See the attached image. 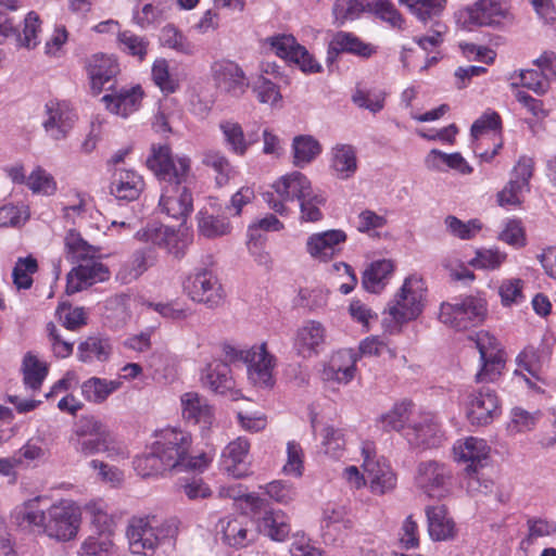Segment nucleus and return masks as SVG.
<instances>
[{
    "label": "nucleus",
    "mask_w": 556,
    "mask_h": 556,
    "mask_svg": "<svg viewBox=\"0 0 556 556\" xmlns=\"http://www.w3.org/2000/svg\"><path fill=\"white\" fill-rule=\"evenodd\" d=\"M250 442L247 438L239 437L230 442L223 451L222 466L233 478L240 479L249 476L250 463L248 462Z\"/></svg>",
    "instance_id": "393cba45"
},
{
    "label": "nucleus",
    "mask_w": 556,
    "mask_h": 556,
    "mask_svg": "<svg viewBox=\"0 0 556 556\" xmlns=\"http://www.w3.org/2000/svg\"><path fill=\"white\" fill-rule=\"evenodd\" d=\"M23 374L24 383L30 389L37 390L41 387L48 368L35 355L27 353L23 359Z\"/></svg>",
    "instance_id": "603ef678"
},
{
    "label": "nucleus",
    "mask_w": 556,
    "mask_h": 556,
    "mask_svg": "<svg viewBox=\"0 0 556 556\" xmlns=\"http://www.w3.org/2000/svg\"><path fill=\"white\" fill-rule=\"evenodd\" d=\"M369 0H336L332 13L336 21L342 25L348 20L356 18L362 12L369 11Z\"/></svg>",
    "instance_id": "5fc2aeb1"
},
{
    "label": "nucleus",
    "mask_w": 556,
    "mask_h": 556,
    "mask_svg": "<svg viewBox=\"0 0 556 556\" xmlns=\"http://www.w3.org/2000/svg\"><path fill=\"white\" fill-rule=\"evenodd\" d=\"M326 204V198L315 190L306 193V197L299 201L300 219L302 222L315 223L323 219L321 206Z\"/></svg>",
    "instance_id": "8fccbe9b"
},
{
    "label": "nucleus",
    "mask_w": 556,
    "mask_h": 556,
    "mask_svg": "<svg viewBox=\"0 0 556 556\" xmlns=\"http://www.w3.org/2000/svg\"><path fill=\"white\" fill-rule=\"evenodd\" d=\"M42 126L53 140L65 139L76 122V114L65 101L50 100L45 105Z\"/></svg>",
    "instance_id": "a211bd4d"
},
{
    "label": "nucleus",
    "mask_w": 556,
    "mask_h": 556,
    "mask_svg": "<svg viewBox=\"0 0 556 556\" xmlns=\"http://www.w3.org/2000/svg\"><path fill=\"white\" fill-rule=\"evenodd\" d=\"M144 188L142 177L131 169L116 168L112 175L110 193L119 201H135Z\"/></svg>",
    "instance_id": "bb28decb"
},
{
    "label": "nucleus",
    "mask_w": 556,
    "mask_h": 556,
    "mask_svg": "<svg viewBox=\"0 0 556 556\" xmlns=\"http://www.w3.org/2000/svg\"><path fill=\"white\" fill-rule=\"evenodd\" d=\"M426 166L429 169H440L445 164L452 169H456L462 174H470L472 167L465 161L460 153L446 154L440 150L432 149L425 159Z\"/></svg>",
    "instance_id": "49530a36"
},
{
    "label": "nucleus",
    "mask_w": 556,
    "mask_h": 556,
    "mask_svg": "<svg viewBox=\"0 0 556 556\" xmlns=\"http://www.w3.org/2000/svg\"><path fill=\"white\" fill-rule=\"evenodd\" d=\"M343 53L369 59L374 53H376V48L372 45L363 41L353 33L340 30L332 35L328 43L326 58L327 66L331 70L339 55Z\"/></svg>",
    "instance_id": "6ab92c4d"
},
{
    "label": "nucleus",
    "mask_w": 556,
    "mask_h": 556,
    "mask_svg": "<svg viewBox=\"0 0 556 556\" xmlns=\"http://www.w3.org/2000/svg\"><path fill=\"white\" fill-rule=\"evenodd\" d=\"M184 290L192 301L202 303L208 308L220 306L225 299L220 282L208 269H200L191 274L184 283Z\"/></svg>",
    "instance_id": "1a4fd4ad"
},
{
    "label": "nucleus",
    "mask_w": 556,
    "mask_h": 556,
    "mask_svg": "<svg viewBox=\"0 0 556 556\" xmlns=\"http://www.w3.org/2000/svg\"><path fill=\"white\" fill-rule=\"evenodd\" d=\"M117 40L124 52L137 56L140 61L146 58L149 47L147 38L138 36L130 30H124L118 34Z\"/></svg>",
    "instance_id": "4d7b16f0"
},
{
    "label": "nucleus",
    "mask_w": 556,
    "mask_h": 556,
    "mask_svg": "<svg viewBox=\"0 0 556 556\" xmlns=\"http://www.w3.org/2000/svg\"><path fill=\"white\" fill-rule=\"evenodd\" d=\"M346 240V233L340 229H331L314 233L307 239V252L320 261H329L339 251L338 245Z\"/></svg>",
    "instance_id": "c85d7f7f"
},
{
    "label": "nucleus",
    "mask_w": 556,
    "mask_h": 556,
    "mask_svg": "<svg viewBox=\"0 0 556 556\" xmlns=\"http://www.w3.org/2000/svg\"><path fill=\"white\" fill-rule=\"evenodd\" d=\"M182 417L193 424H201L203 428L213 421V408L207 400L197 392H187L181 395Z\"/></svg>",
    "instance_id": "2f4dec72"
},
{
    "label": "nucleus",
    "mask_w": 556,
    "mask_h": 556,
    "mask_svg": "<svg viewBox=\"0 0 556 556\" xmlns=\"http://www.w3.org/2000/svg\"><path fill=\"white\" fill-rule=\"evenodd\" d=\"M197 218L200 235L207 239H215L231 232V224L224 215H214L207 211H200Z\"/></svg>",
    "instance_id": "79ce46f5"
},
{
    "label": "nucleus",
    "mask_w": 556,
    "mask_h": 556,
    "mask_svg": "<svg viewBox=\"0 0 556 556\" xmlns=\"http://www.w3.org/2000/svg\"><path fill=\"white\" fill-rule=\"evenodd\" d=\"M192 435L176 427H167L155 432L149 452L137 456L134 467L141 477H150L169 470L203 471L212 457L207 453L191 455Z\"/></svg>",
    "instance_id": "f257e3e1"
},
{
    "label": "nucleus",
    "mask_w": 556,
    "mask_h": 556,
    "mask_svg": "<svg viewBox=\"0 0 556 556\" xmlns=\"http://www.w3.org/2000/svg\"><path fill=\"white\" fill-rule=\"evenodd\" d=\"M355 357L352 351L342 350L337 352L323 369V379L326 381H337L348 383L354 378L356 370Z\"/></svg>",
    "instance_id": "473e14b6"
},
{
    "label": "nucleus",
    "mask_w": 556,
    "mask_h": 556,
    "mask_svg": "<svg viewBox=\"0 0 556 556\" xmlns=\"http://www.w3.org/2000/svg\"><path fill=\"white\" fill-rule=\"evenodd\" d=\"M163 17L164 8L152 3H146L142 7L137 5L132 11V22L142 29L160 23Z\"/></svg>",
    "instance_id": "e2e57ef3"
},
{
    "label": "nucleus",
    "mask_w": 556,
    "mask_h": 556,
    "mask_svg": "<svg viewBox=\"0 0 556 556\" xmlns=\"http://www.w3.org/2000/svg\"><path fill=\"white\" fill-rule=\"evenodd\" d=\"M223 353L228 365L230 363L242 362L248 365V375L251 382L261 388H270L274 386L273 368L275 357L266 350L263 343L257 348L250 350H239L230 344H223Z\"/></svg>",
    "instance_id": "39448f33"
},
{
    "label": "nucleus",
    "mask_w": 556,
    "mask_h": 556,
    "mask_svg": "<svg viewBox=\"0 0 556 556\" xmlns=\"http://www.w3.org/2000/svg\"><path fill=\"white\" fill-rule=\"evenodd\" d=\"M143 91L140 86L130 89H122L119 92L105 94L102 101L112 113L127 117L137 111L141 104Z\"/></svg>",
    "instance_id": "72a5a7b5"
},
{
    "label": "nucleus",
    "mask_w": 556,
    "mask_h": 556,
    "mask_svg": "<svg viewBox=\"0 0 556 556\" xmlns=\"http://www.w3.org/2000/svg\"><path fill=\"white\" fill-rule=\"evenodd\" d=\"M369 11L374 12L379 18L394 28H404L405 21L391 1L369 0Z\"/></svg>",
    "instance_id": "13d9d810"
},
{
    "label": "nucleus",
    "mask_w": 556,
    "mask_h": 556,
    "mask_svg": "<svg viewBox=\"0 0 556 556\" xmlns=\"http://www.w3.org/2000/svg\"><path fill=\"white\" fill-rule=\"evenodd\" d=\"M463 14L468 26H494L505 17V9L501 0H478Z\"/></svg>",
    "instance_id": "cd10ccee"
},
{
    "label": "nucleus",
    "mask_w": 556,
    "mask_h": 556,
    "mask_svg": "<svg viewBox=\"0 0 556 556\" xmlns=\"http://www.w3.org/2000/svg\"><path fill=\"white\" fill-rule=\"evenodd\" d=\"M505 258L506 255L498 250H479L470 264L478 268L495 269L501 266Z\"/></svg>",
    "instance_id": "774afa93"
},
{
    "label": "nucleus",
    "mask_w": 556,
    "mask_h": 556,
    "mask_svg": "<svg viewBox=\"0 0 556 556\" xmlns=\"http://www.w3.org/2000/svg\"><path fill=\"white\" fill-rule=\"evenodd\" d=\"M73 448L80 455L88 457L98 453H105L108 457L124 455L123 448L116 444L110 433L97 431L96 434H85L77 431L71 438Z\"/></svg>",
    "instance_id": "aec40b11"
},
{
    "label": "nucleus",
    "mask_w": 556,
    "mask_h": 556,
    "mask_svg": "<svg viewBox=\"0 0 556 556\" xmlns=\"http://www.w3.org/2000/svg\"><path fill=\"white\" fill-rule=\"evenodd\" d=\"M229 496L233 498H243L251 508L254 518H256L257 528L274 541H283L290 533V523L286 514L281 510H275L270 507L267 500L262 498L254 493L240 495L231 490Z\"/></svg>",
    "instance_id": "423d86ee"
},
{
    "label": "nucleus",
    "mask_w": 556,
    "mask_h": 556,
    "mask_svg": "<svg viewBox=\"0 0 556 556\" xmlns=\"http://www.w3.org/2000/svg\"><path fill=\"white\" fill-rule=\"evenodd\" d=\"M364 456L363 468L370 489L376 494H384L396 485V476L384 460L375 459V448L365 443L362 448Z\"/></svg>",
    "instance_id": "f3484780"
},
{
    "label": "nucleus",
    "mask_w": 556,
    "mask_h": 556,
    "mask_svg": "<svg viewBox=\"0 0 556 556\" xmlns=\"http://www.w3.org/2000/svg\"><path fill=\"white\" fill-rule=\"evenodd\" d=\"M452 472L447 466L437 460L421 462L417 466L416 484L429 497L442 498L451 486Z\"/></svg>",
    "instance_id": "f8f14e48"
},
{
    "label": "nucleus",
    "mask_w": 556,
    "mask_h": 556,
    "mask_svg": "<svg viewBox=\"0 0 556 556\" xmlns=\"http://www.w3.org/2000/svg\"><path fill=\"white\" fill-rule=\"evenodd\" d=\"M406 438L412 445L433 448L441 444L443 434L433 416L427 414L421 417L420 421L409 427Z\"/></svg>",
    "instance_id": "c756f323"
},
{
    "label": "nucleus",
    "mask_w": 556,
    "mask_h": 556,
    "mask_svg": "<svg viewBox=\"0 0 556 556\" xmlns=\"http://www.w3.org/2000/svg\"><path fill=\"white\" fill-rule=\"evenodd\" d=\"M519 83H513V86L521 85L536 94H544L549 89L548 74L542 70H525L518 74Z\"/></svg>",
    "instance_id": "bf43d9fd"
},
{
    "label": "nucleus",
    "mask_w": 556,
    "mask_h": 556,
    "mask_svg": "<svg viewBox=\"0 0 556 556\" xmlns=\"http://www.w3.org/2000/svg\"><path fill=\"white\" fill-rule=\"evenodd\" d=\"M112 354L110 339L103 337H89L78 345V358L83 363L94 361L104 363Z\"/></svg>",
    "instance_id": "4c0bfd02"
},
{
    "label": "nucleus",
    "mask_w": 556,
    "mask_h": 556,
    "mask_svg": "<svg viewBox=\"0 0 556 556\" xmlns=\"http://www.w3.org/2000/svg\"><path fill=\"white\" fill-rule=\"evenodd\" d=\"M64 243L67 257L71 258L72 262L81 260L86 256H92V254L97 253V250L85 241L80 233L74 229H71L66 233Z\"/></svg>",
    "instance_id": "6e6d98bb"
},
{
    "label": "nucleus",
    "mask_w": 556,
    "mask_h": 556,
    "mask_svg": "<svg viewBox=\"0 0 556 556\" xmlns=\"http://www.w3.org/2000/svg\"><path fill=\"white\" fill-rule=\"evenodd\" d=\"M152 78L164 92L173 93L178 88V81L169 74V66L165 59H159L153 63Z\"/></svg>",
    "instance_id": "0e129e2a"
},
{
    "label": "nucleus",
    "mask_w": 556,
    "mask_h": 556,
    "mask_svg": "<svg viewBox=\"0 0 556 556\" xmlns=\"http://www.w3.org/2000/svg\"><path fill=\"white\" fill-rule=\"evenodd\" d=\"M410 405V402L405 401L396 403L391 410L380 416L378 425L384 431L402 430L408 420V410Z\"/></svg>",
    "instance_id": "3c124183"
},
{
    "label": "nucleus",
    "mask_w": 556,
    "mask_h": 556,
    "mask_svg": "<svg viewBox=\"0 0 556 556\" xmlns=\"http://www.w3.org/2000/svg\"><path fill=\"white\" fill-rule=\"evenodd\" d=\"M218 127L224 136L225 144L239 156H243L249 148L255 143V140H247L242 126L237 122L222 121Z\"/></svg>",
    "instance_id": "ea45409f"
},
{
    "label": "nucleus",
    "mask_w": 556,
    "mask_h": 556,
    "mask_svg": "<svg viewBox=\"0 0 556 556\" xmlns=\"http://www.w3.org/2000/svg\"><path fill=\"white\" fill-rule=\"evenodd\" d=\"M480 354L481 369L476 374L477 382H493L505 367L504 352L494 336L480 331L470 337Z\"/></svg>",
    "instance_id": "6e6552de"
},
{
    "label": "nucleus",
    "mask_w": 556,
    "mask_h": 556,
    "mask_svg": "<svg viewBox=\"0 0 556 556\" xmlns=\"http://www.w3.org/2000/svg\"><path fill=\"white\" fill-rule=\"evenodd\" d=\"M455 459L468 463L466 472L482 469L488 462L490 447L483 439L469 437L454 445Z\"/></svg>",
    "instance_id": "a878e982"
},
{
    "label": "nucleus",
    "mask_w": 556,
    "mask_h": 556,
    "mask_svg": "<svg viewBox=\"0 0 556 556\" xmlns=\"http://www.w3.org/2000/svg\"><path fill=\"white\" fill-rule=\"evenodd\" d=\"M17 26L13 16H10L7 11L0 10V37L13 39L17 47L35 48L39 43L37 39V33L40 29L39 15L34 11L29 12L24 18L22 33Z\"/></svg>",
    "instance_id": "dca6fc26"
},
{
    "label": "nucleus",
    "mask_w": 556,
    "mask_h": 556,
    "mask_svg": "<svg viewBox=\"0 0 556 556\" xmlns=\"http://www.w3.org/2000/svg\"><path fill=\"white\" fill-rule=\"evenodd\" d=\"M445 225L447 230L453 236L462 240H469L481 230V224L478 219H471L467 223H464L453 215H450L445 218Z\"/></svg>",
    "instance_id": "69168bd1"
},
{
    "label": "nucleus",
    "mask_w": 556,
    "mask_h": 556,
    "mask_svg": "<svg viewBox=\"0 0 556 556\" xmlns=\"http://www.w3.org/2000/svg\"><path fill=\"white\" fill-rule=\"evenodd\" d=\"M160 40L166 46L182 54H193L194 46L174 25L168 24L161 30Z\"/></svg>",
    "instance_id": "864d4df0"
},
{
    "label": "nucleus",
    "mask_w": 556,
    "mask_h": 556,
    "mask_svg": "<svg viewBox=\"0 0 556 556\" xmlns=\"http://www.w3.org/2000/svg\"><path fill=\"white\" fill-rule=\"evenodd\" d=\"M80 522L78 508L61 503L52 505L48 510L43 532L58 541H70L76 536Z\"/></svg>",
    "instance_id": "ddd939ff"
},
{
    "label": "nucleus",
    "mask_w": 556,
    "mask_h": 556,
    "mask_svg": "<svg viewBox=\"0 0 556 556\" xmlns=\"http://www.w3.org/2000/svg\"><path fill=\"white\" fill-rule=\"evenodd\" d=\"M203 386L214 393L226 394L232 391L235 381L229 365L223 361H214L208 364L201 376Z\"/></svg>",
    "instance_id": "c9c22d12"
},
{
    "label": "nucleus",
    "mask_w": 556,
    "mask_h": 556,
    "mask_svg": "<svg viewBox=\"0 0 556 556\" xmlns=\"http://www.w3.org/2000/svg\"><path fill=\"white\" fill-rule=\"evenodd\" d=\"M293 164L298 167L311 163L321 152L320 143L309 135H299L293 138Z\"/></svg>",
    "instance_id": "c03bdc74"
},
{
    "label": "nucleus",
    "mask_w": 556,
    "mask_h": 556,
    "mask_svg": "<svg viewBox=\"0 0 556 556\" xmlns=\"http://www.w3.org/2000/svg\"><path fill=\"white\" fill-rule=\"evenodd\" d=\"M265 41L278 56L299 65L304 73L321 72V65L309 54L305 47L296 42L292 35H277L267 38Z\"/></svg>",
    "instance_id": "2eb2a0df"
},
{
    "label": "nucleus",
    "mask_w": 556,
    "mask_h": 556,
    "mask_svg": "<svg viewBox=\"0 0 556 556\" xmlns=\"http://www.w3.org/2000/svg\"><path fill=\"white\" fill-rule=\"evenodd\" d=\"M405 2L410 12L422 23L440 21L446 0H401Z\"/></svg>",
    "instance_id": "de8ad7c7"
},
{
    "label": "nucleus",
    "mask_w": 556,
    "mask_h": 556,
    "mask_svg": "<svg viewBox=\"0 0 556 556\" xmlns=\"http://www.w3.org/2000/svg\"><path fill=\"white\" fill-rule=\"evenodd\" d=\"M488 314L486 301L477 295L455 298L440 306L439 319L457 331L480 326Z\"/></svg>",
    "instance_id": "20e7f679"
},
{
    "label": "nucleus",
    "mask_w": 556,
    "mask_h": 556,
    "mask_svg": "<svg viewBox=\"0 0 556 556\" xmlns=\"http://www.w3.org/2000/svg\"><path fill=\"white\" fill-rule=\"evenodd\" d=\"M86 70L93 94H99L119 73L116 59L103 53L93 54L88 60Z\"/></svg>",
    "instance_id": "4be33fe9"
},
{
    "label": "nucleus",
    "mask_w": 556,
    "mask_h": 556,
    "mask_svg": "<svg viewBox=\"0 0 556 556\" xmlns=\"http://www.w3.org/2000/svg\"><path fill=\"white\" fill-rule=\"evenodd\" d=\"M39 501V496L30 498L15 509L13 519L18 527L25 529L37 528L43 530L47 516L38 507Z\"/></svg>",
    "instance_id": "58836bf2"
},
{
    "label": "nucleus",
    "mask_w": 556,
    "mask_h": 556,
    "mask_svg": "<svg viewBox=\"0 0 556 556\" xmlns=\"http://www.w3.org/2000/svg\"><path fill=\"white\" fill-rule=\"evenodd\" d=\"M147 166L160 180L167 182L160 199L162 212L174 219L185 220L193 210L192 194L181 185L190 169V160L178 157L174 161L168 146H153Z\"/></svg>",
    "instance_id": "f03ea898"
},
{
    "label": "nucleus",
    "mask_w": 556,
    "mask_h": 556,
    "mask_svg": "<svg viewBox=\"0 0 556 556\" xmlns=\"http://www.w3.org/2000/svg\"><path fill=\"white\" fill-rule=\"evenodd\" d=\"M85 514L89 517L98 534L111 535L114 526L113 517L108 513L103 502H92L85 506Z\"/></svg>",
    "instance_id": "09e8293b"
},
{
    "label": "nucleus",
    "mask_w": 556,
    "mask_h": 556,
    "mask_svg": "<svg viewBox=\"0 0 556 556\" xmlns=\"http://www.w3.org/2000/svg\"><path fill=\"white\" fill-rule=\"evenodd\" d=\"M38 269L37 261L31 257L18 258L16 262L12 277L13 282L17 289H29L33 285L31 275L35 274Z\"/></svg>",
    "instance_id": "052dcab7"
},
{
    "label": "nucleus",
    "mask_w": 556,
    "mask_h": 556,
    "mask_svg": "<svg viewBox=\"0 0 556 556\" xmlns=\"http://www.w3.org/2000/svg\"><path fill=\"white\" fill-rule=\"evenodd\" d=\"M394 270L391 260H378L364 270L362 285L365 290L371 293H379L387 285V280Z\"/></svg>",
    "instance_id": "e433bc0d"
},
{
    "label": "nucleus",
    "mask_w": 556,
    "mask_h": 556,
    "mask_svg": "<svg viewBox=\"0 0 556 556\" xmlns=\"http://www.w3.org/2000/svg\"><path fill=\"white\" fill-rule=\"evenodd\" d=\"M178 533L175 519L159 520L155 516L132 517L127 528L131 553L153 556L157 548H172Z\"/></svg>",
    "instance_id": "7ed1b4c3"
},
{
    "label": "nucleus",
    "mask_w": 556,
    "mask_h": 556,
    "mask_svg": "<svg viewBox=\"0 0 556 556\" xmlns=\"http://www.w3.org/2000/svg\"><path fill=\"white\" fill-rule=\"evenodd\" d=\"M136 236L142 242L164 249L176 260H181L186 255V251L192 242V236L188 229H174L159 223L148 224L138 230Z\"/></svg>",
    "instance_id": "0eeeda50"
},
{
    "label": "nucleus",
    "mask_w": 556,
    "mask_h": 556,
    "mask_svg": "<svg viewBox=\"0 0 556 556\" xmlns=\"http://www.w3.org/2000/svg\"><path fill=\"white\" fill-rule=\"evenodd\" d=\"M119 387V381L92 377L81 384V392L87 401L102 403Z\"/></svg>",
    "instance_id": "a18cd8bd"
},
{
    "label": "nucleus",
    "mask_w": 556,
    "mask_h": 556,
    "mask_svg": "<svg viewBox=\"0 0 556 556\" xmlns=\"http://www.w3.org/2000/svg\"><path fill=\"white\" fill-rule=\"evenodd\" d=\"M214 79L220 90L235 98L241 97L249 87L243 70L230 61L215 64Z\"/></svg>",
    "instance_id": "b1692460"
},
{
    "label": "nucleus",
    "mask_w": 556,
    "mask_h": 556,
    "mask_svg": "<svg viewBox=\"0 0 556 556\" xmlns=\"http://www.w3.org/2000/svg\"><path fill=\"white\" fill-rule=\"evenodd\" d=\"M429 535L434 541L453 540L456 534V525L448 516L444 505L428 506L426 508Z\"/></svg>",
    "instance_id": "7c9ffc66"
},
{
    "label": "nucleus",
    "mask_w": 556,
    "mask_h": 556,
    "mask_svg": "<svg viewBox=\"0 0 556 556\" xmlns=\"http://www.w3.org/2000/svg\"><path fill=\"white\" fill-rule=\"evenodd\" d=\"M27 186L34 193L51 195L56 191V182L52 175L41 167L35 168L27 177Z\"/></svg>",
    "instance_id": "680f3d73"
},
{
    "label": "nucleus",
    "mask_w": 556,
    "mask_h": 556,
    "mask_svg": "<svg viewBox=\"0 0 556 556\" xmlns=\"http://www.w3.org/2000/svg\"><path fill=\"white\" fill-rule=\"evenodd\" d=\"M331 167L341 179L352 177L357 169L356 151L350 144H337L332 149Z\"/></svg>",
    "instance_id": "a19ab883"
},
{
    "label": "nucleus",
    "mask_w": 556,
    "mask_h": 556,
    "mask_svg": "<svg viewBox=\"0 0 556 556\" xmlns=\"http://www.w3.org/2000/svg\"><path fill=\"white\" fill-rule=\"evenodd\" d=\"M325 341V327L319 321L307 320L296 331L294 349L298 355L309 358L319 354Z\"/></svg>",
    "instance_id": "5701e85b"
},
{
    "label": "nucleus",
    "mask_w": 556,
    "mask_h": 556,
    "mask_svg": "<svg viewBox=\"0 0 556 556\" xmlns=\"http://www.w3.org/2000/svg\"><path fill=\"white\" fill-rule=\"evenodd\" d=\"M323 445L325 453L331 457L339 458L344 450L345 440L343 432L331 426H327L323 430Z\"/></svg>",
    "instance_id": "338daca9"
},
{
    "label": "nucleus",
    "mask_w": 556,
    "mask_h": 556,
    "mask_svg": "<svg viewBox=\"0 0 556 556\" xmlns=\"http://www.w3.org/2000/svg\"><path fill=\"white\" fill-rule=\"evenodd\" d=\"M389 314L396 323L417 318L422 312V288L420 280L406 278L395 300L388 306Z\"/></svg>",
    "instance_id": "9b49d317"
},
{
    "label": "nucleus",
    "mask_w": 556,
    "mask_h": 556,
    "mask_svg": "<svg viewBox=\"0 0 556 556\" xmlns=\"http://www.w3.org/2000/svg\"><path fill=\"white\" fill-rule=\"evenodd\" d=\"M501 415L496 392L489 387L472 390L466 400V417L472 426H488Z\"/></svg>",
    "instance_id": "9d476101"
},
{
    "label": "nucleus",
    "mask_w": 556,
    "mask_h": 556,
    "mask_svg": "<svg viewBox=\"0 0 556 556\" xmlns=\"http://www.w3.org/2000/svg\"><path fill=\"white\" fill-rule=\"evenodd\" d=\"M218 527L223 542L235 548L245 547L256 539L253 522L244 516L223 518Z\"/></svg>",
    "instance_id": "412c9836"
},
{
    "label": "nucleus",
    "mask_w": 556,
    "mask_h": 556,
    "mask_svg": "<svg viewBox=\"0 0 556 556\" xmlns=\"http://www.w3.org/2000/svg\"><path fill=\"white\" fill-rule=\"evenodd\" d=\"M273 188L287 202L295 200L299 202L306 197V193L314 190L307 177L300 172L282 176L273 185Z\"/></svg>",
    "instance_id": "f704fd0d"
},
{
    "label": "nucleus",
    "mask_w": 556,
    "mask_h": 556,
    "mask_svg": "<svg viewBox=\"0 0 556 556\" xmlns=\"http://www.w3.org/2000/svg\"><path fill=\"white\" fill-rule=\"evenodd\" d=\"M202 164L215 173V181L222 187L225 186L235 174L233 166L227 156L219 150L210 149L202 154Z\"/></svg>",
    "instance_id": "37998d69"
},
{
    "label": "nucleus",
    "mask_w": 556,
    "mask_h": 556,
    "mask_svg": "<svg viewBox=\"0 0 556 556\" xmlns=\"http://www.w3.org/2000/svg\"><path fill=\"white\" fill-rule=\"evenodd\" d=\"M73 263H77V266L67 274V294L79 292L97 282L105 281L110 277L109 268L96 257V254Z\"/></svg>",
    "instance_id": "4468645a"
}]
</instances>
